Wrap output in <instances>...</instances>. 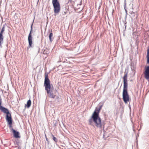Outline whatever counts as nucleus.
I'll list each match as a JSON object with an SVG mask.
<instances>
[{"label": "nucleus", "mask_w": 149, "mask_h": 149, "mask_svg": "<svg viewBox=\"0 0 149 149\" xmlns=\"http://www.w3.org/2000/svg\"><path fill=\"white\" fill-rule=\"evenodd\" d=\"M131 14L132 15V14H134V15H133L134 17V14H135V13H134V12H132V13H131Z\"/></svg>", "instance_id": "b1692460"}, {"label": "nucleus", "mask_w": 149, "mask_h": 149, "mask_svg": "<svg viewBox=\"0 0 149 149\" xmlns=\"http://www.w3.org/2000/svg\"><path fill=\"white\" fill-rule=\"evenodd\" d=\"M43 53L44 54L47 55L49 54V52L47 49H46L44 50Z\"/></svg>", "instance_id": "2eb2a0df"}, {"label": "nucleus", "mask_w": 149, "mask_h": 149, "mask_svg": "<svg viewBox=\"0 0 149 149\" xmlns=\"http://www.w3.org/2000/svg\"><path fill=\"white\" fill-rule=\"evenodd\" d=\"M4 29H5L4 26H3L0 32L2 33H3V32L4 31Z\"/></svg>", "instance_id": "6ab92c4d"}, {"label": "nucleus", "mask_w": 149, "mask_h": 149, "mask_svg": "<svg viewBox=\"0 0 149 149\" xmlns=\"http://www.w3.org/2000/svg\"><path fill=\"white\" fill-rule=\"evenodd\" d=\"M102 107V106H101L98 109L96 108L94 112H95L96 113L99 114L100 111Z\"/></svg>", "instance_id": "ddd939ff"}, {"label": "nucleus", "mask_w": 149, "mask_h": 149, "mask_svg": "<svg viewBox=\"0 0 149 149\" xmlns=\"http://www.w3.org/2000/svg\"><path fill=\"white\" fill-rule=\"evenodd\" d=\"M126 3L125 2H125L124 3V9H125L126 8Z\"/></svg>", "instance_id": "aec40b11"}, {"label": "nucleus", "mask_w": 149, "mask_h": 149, "mask_svg": "<svg viewBox=\"0 0 149 149\" xmlns=\"http://www.w3.org/2000/svg\"><path fill=\"white\" fill-rule=\"evenodd\" d=\"M55 97H56V98L55 99V100L56 101H57V102H59L60 101V98L58 96H56Z\"/></svg>", "instance_id": "a211bd4d"}, {"label": "nucleus", "mask_w": 149, "mask_h": 149, "mask_svg": "<svg viewBox=\"0 0 149 149\" xmlns=\"http://www.w3.org/2000/svg\"><path fill=\"white\" fill-rule=\"evenodd\" d=\"M127 74H125L123 77V99L125 104L129 101V95L127 92Z\"/></svg>", "instance_id": "7ed1b4c3"}, {"label": "nucleus", "mask_w": 149, "mask_h": 149, "mask_svg": "<svg viewBox=\"0 0 149 149\" xmlns=\"http://www.w3.org/2000/svg\"><path fill=\"white\" fill-rule=\"evenodd\" d=\"M52 136L53 139L54 140V141L55 142H57L58 141V140H57V139L56 137H55L52 134Z\"/></svg>", "instance_id": "f3484780"}, {"label": "nucleus", "mask_w": 149, "mask_h": 149, "mask_svg": "<svg viewBox=\"0 0 149 149\" xmlns=\"http://www.w3.org/2000/svg\"><path fill=\"white\" fill-rule=\"evenodd\" d=\"M52 3L54 8V12L56 14L58 13L60 11V3L58 0H52Z\"/></svg>", "instance_id": "0eeeda50"}, {"label": "nucleus", "mask_w": 149, "mask_h": 149, "mask_svg": "<svg viewBox=\"0 0 149 149\" xmlns=\"http://www.w3.org/2000/svg\"><path fill=\"white\" fill-rule=\"evenodd\" d=\"M72 1V0H68V2H71Z\"/></svg>", "instance_id": "393cba45"}, {"label": "nucleus", "mask_w": 149, "mask_h": 149, "mask_svg": "<svg viewBox=\"0 0 149 149\" xmlns=\"http://www.w3.org/2000/svg\"><path fill=\"white\" fill-rule=\"evenodd\" d=\"M125 9V13H126V14H127V9H126V8L125 9Z\"/></svg>", "instance_id": "5701e85b"}, {"label": "nucleus", "mask_w": 149, "mask_h": 149, "mask_svg": "<svg viewBox=\"0 0 149 149\" xmlns=\"http://www.w3.org/2000/svg\"><path fill=\"white\" fill-rule=\"evenodd\" d=\"M89 124L94 126V123L97 127L101 128L103 125L101 118L99 117V114L93 112L92 116L88 120Z\"/></svg>", "instance_id": "f257e3e1"}, {"label": "nucleus", "mask_w": 149, "mask_h": 149, "mask_svg": "<svg viewBox=\"0 0 149 149\" xmlns=\"http://www.w3.org/2000/svg\"><path fill=\"white\" fill-rule=\"evenodd\" d=\"M13 134V136L15 138H20V133L19 132L16 130L13 131L12 132Z\"/></svg>", "instance_id": "9b49d317"}, {"label": "nucleus", "mask_w": 149, "mask_h": 149, "mask_svg": "<svg viewBox=\"0 0 149 149\" xmlns=\"http://www.w3.org/2000/svg\"><path fill=\"white\" fill-rule=\"evenodd\" d=\"M5 113L6 114V120L8 124L9 125V129L12 132H13V131L15 130L13 128L12 126V120L11 113L9 112V111Z\"/></svg>", "instance_id": "39448f33"}, {"label": "nucleus", "mask_w": 149, "mask_h": 149, "mask_svg": "<svg viewBox=\"0 0 149 149\" xmlns=\"http://www.w3.org/2000/svg\"><path fill=\"white\" fill-rule=\"evenodd\" d=\"M31 104V101L30 100H29L27 101V104H25V106H26L27 108H29L30 107Z\"/></svg>", "instance_id": "f8f14e48"}, {"label": "nucleus", "mask_w": 149, "mask_h": 149, "mask_svg": "<svg viewBox=\"0 0 149 149\" xmlns=\"http://www.w3.org/2000/svg\"><path fill=\"white\" fill-rule=\"evenodd\" d=\"M5 113L6 114V120L8 124L9 125V129L12 132H13V131L15 130L13 128L12 126V120L11 113L9 112V111Z\"/></svg>", "instance_id": "423d86ee"}, {"label": "nucleus", "mask_w": 149, "mask_h": 149, "mask_svg": "<svg viewBox=\"0 0 149 149\" xmlns=\"http://www.w3.org/2000/svg\"><path fill=\"white\" fill-rule=\"evenodd\" d=\"M0 36L1 37H3V33H0Z\"/></svg>", "instance_id": "4be33fe9"}, {"label": "nucleus", "mask_w": 149, "mask_h": 149, "mask_svg": "<svg viewBox=\"0 0 149 149\" xmlns=\"http://www.w3.org/2000/svg\"><path fill=\"white\" fill-rule=\"evenodd\" d=\"M1 103L2 99L1 96L0 95V110L4 113H6L7 112L9 111V110L7 108L1 105Z\"/></svg>", "instance_id": "9d476101"}, {"label": "nucleus", "mask_w": 149, "mask_h": 149, "mask_svg": "<svg viewBox=\"0 0 149 149\" xmlns=\"http://www.w3.org/2000/svg\"><path fill=\"white\" fill-rule=\"evenodd\" d=\"M33 22L32 23L31 25V30L29 32V34L28 36V41L29 43V47H32L33 46L32 45V39L33 38L32 36V33L33 31V28L32 26L33 25Z\"/></svg>", "instance_id": "6e6552de"}, {"label": "nucleus", "mask_w": 149, "mask_h": 149, "mask_svg": "<svg viewBox=\"0 0 149 149\" xmlns=\"http://www.w3.org/2000/svg\"><path fill=\"white\" fill-rule=\"evenodd\" d=\"M45 137L46 139V141H47V142L48 143H49V141L48 139L47 138L46 135H45Z\"/></svg>", "instance_id": "412c9836"}, {"label": "nucleus", "mask_w": 149, "mask_h": 149, "mask_svg": "<svg viewBox=\"0 0 149 149\" xmlns=\"http://www.w3.org/2000/svg\"><path fill=\"white\" fill-rule=\"evenodd\" d=\"M5 113L6 114V120L8 124L9 125V129L12 132H13V131L15 130L13 128L12 126V120L11 113L9 112V111Z\"/></svg>", "instance_id": "20e7f679"}, {"label": "nucleus", "mask_w": 149, "mask_h": 149, "mask_svg": "<svg viewBox=\"0 0 149 149\" xmlns=\"http://www.w3.org/2000/svg\"><path fill=\"white\" fill-rule=\"evenodd\" d=\"M144 77L148 81L149 80V65L145 68L144 72Z\"/></svg>", "instance_id": "1a4fd4ad"}, {"label": "nucleus", "mask_w": 149, "mask_h": 149, "mask_svg": "<svg viewBox=\"0 0 149 149\" xmlns=\"http://www.w3.org/2000/svg\"><path fill=\"white\" fill-rule=\"evenodd\" d=\"M52 36L53 33L52 32H51L49 35V39L51 42H52V41L53 40L54 38L52 37Z\"/></svg>", "instance_id": "4468645a"}, {"label": "nucleus", "mask_w": 149, "mask_h": 149, "mask_svg": "<svg viewBox=\"0 0 149 149\" xmlns=\"http://www.w3.org/2000/svg\"><path fill=\"white\" fill-rule=\"evenodd\" d=\"M44 86L47 93L49 94V97L53 99L55 98L56 95L53 94L52 91H51V86H52V85L50 84V81L49 79L48 74L46 72L45 74Z\"/></svg>", "instance_id": "f03ea898"}, {"label": "nucleus", "mask_w": 149, "mask_h": 149, "mask_svg": "<svg viewBox=\"0 0 149 149\" xmlns=\"http://www.w3.org/2000/svg\"><path fill=\"white\" fill-rule=\"evenodd\" d=\"M3 37L0 36V47H2V42H3Z\"/></svg>", "instance_id": "dca6fc26"}]
</instances>
